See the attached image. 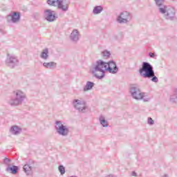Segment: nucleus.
Returning <instances> with one entry per match:
<instances>
[{
  "instance_id": "obj_1",
  "label": "nucleus",
  "mask_w": 177,
  "mask_h": 177,
  "mask_svg": "<svg viewBox=\"0 0 177 177\" xmlns=\"http://www.w3.org/2000/svg\"><path fill=\"white\" fill-rule=\"evenodd\" d=\"M140 75L143 78H148L152 82L157 84L158 82V77L156 76L153 66L149 62H142V67L139 69Z\"/></svg>"
},
{
  "instance_id": "obj_10",
  "label": "nucleus",
  "mask_w": 177,
  "mask_h": 177,
  "mask_svg": "<svg viewBox=\"0 0 177 177\" xmlns=\"http://www.w3.org/2000/svg\"><path fill=\"white\" fill-rule=\"evenodd\" d=\"M73 104L74 109L75 110H77L79 113H85V111L86 110V102L85 101L75 99L73 101Z\"/></svg>"
},
{
  "instance_id": "obj_17",
  "label": "nucleus",
  "mask_w": 177,
  "mask_h": 177,
  "mask_svg": "<svg viewBox=\"0 0 177 177\" xmlns=\"http://www.w3.org/2000/svg\"><path fill=\"white\" fill-rule=\"evenodd\" d=\"M40 57L43 59V60H48V59H49V50L48 48L42 50Z\"/></svg>"
},
{
  "instance_id": "obj_22",
  "label": "nucleus",
  "mask_w": 177,
  "mask_h": 177,
  "mask_svg": "<svg viewBox=\"0 0 177 177\" xmlns=\"http://www.w3.org/2000/svg\"><path fill=\"white\" fill-rule=\"evenodd\" d=\"M102 12H103V7L101 6H97L93 10V15H100Z\"/></svg>"
},
{
  "instance_id": "obj_18",
  "label": "nucleus",
  "mask_w": 177,
  "mask_h": 177,
  "mask_svg": "<svg viewBox=\"0 0 177 177\" xmlns=\"http://www.w3.org/2000/svg\"><path fill=\"white\" fill-rule=\"evenodd\" d=\"M6 171V172H11V174L15 175V174H17V171H19V167L15 165L7 167Z\"/></svg>"
},
{
  "instance_id": "obj_8",
  "label": "nucleus",
  "mask_w": 177,
  "mask_h": 177,
  "mask_svg": "<svg viewBox=\"0 0 177 177\" xmlns=\"http://www.w3.org/2000/svg\"><path fill=\"white\" fill-rule=\"evenodd\" d=\"M6 66L10 68H15L16 66H19V59L15 55L7 53L6 59Z\"/></svg>"
},
{
  "instance_id": "obj_15",
  "label": "nucleus",
  "mask_w": 177,
  "mask_h": 177,
  "mask_svg": "<svg viewBox=\"0 0 177 177\" xmlns=\"http://www.w3.org/2000/svg\"><path fill=\"white\" fill-rule=\"evenodd\" d=\"M10 131L12 135H20V133H21V128L18 126H12L11 127Z\"/></svg>"
},
{
  "instance_id": "obj_6",
  "label": "nucleus",
  "mask_w": 177,
  "mask_h": 177,
  "mask_svg": "<svg viewBox=\"0 0 177 177\" xmlns=\"http://www.w3.org/2000/svg\"><path fill=\"white\" fill-rule=\"evenodd\" d=\"M160 13L162 15H165L164 17L167 19V20H175V10L171 7H162L160 8Z\"/></svg>"
},
{
  "instance_id": "obj_2",
  "label": "nucleus",
  "mask_w": 177,
  "mask_h": 177,
  "mask_svg": "<svg viewBox=\"0 0 177 177\" xmlns=\"http://www.w3.org/2000/svg\"><path fill=\"white\" fill-rule=\"evenodd\" d=\"M106 71H107V62L102 59L96 61L91 68V73L97 80H103Z\"/></svg>"
},
{
  "instance_id": "obj_29",
  "label": "nucleus",
  "mask_w": 177,
  "mask_h": 177,
  "mask_svg": "<svg viewBox=\"0 0 177 177\" xmlns=\"http://www.w3.org/2000/svg\"><path fill=\"white\" fill-rule=\"evenodd\" d=\"M149 56L150 57L154 58V57H156V54H155V53H149Z\"/></svg>"
},
{
  "instance_id": "obj_11",
  "label": "nucleus",
  "mask_w": 177,
  "mask_h": 177,
  "mask_svg": "<svg viewBox=\"0 0 177 177\" xmlns=\"http://www.w3.org/2000/svg\"><path fill=\"white\" fill-rule=\"evenodd\" d=\"M106 71L110 73V74H117L118 73V66H117V64L115 62L111 60L106 62Z\"/></svg>"
},
{
  "instance_id": "obj_27",
  "label": "nucleus",
  "mask_w": 177,
  "mask_h": 177,
  "mask_svg": "<svg viewBox=\"0 0 177 177\" xmlns=\"http://www.w3.org/2000/svg\"><path fill=\"white\" fill-rule=\"evenodd\" d=\"M170 102H171V103H176L177 95L176 94H173L172 95L170 96Z\"/></svg>"
},
{
  "instance_id": "obj_24",
  "label": "nucleus",
  "mask_w": 177,
  "mask_h": 177,
  "mask_svg": "<svg viewBox=\"0 0 177 177\" xmlns=\"http://www.w3.org/2000/svg\"><path fill=\"white\" fill-rule=\"evenodd\" d=\"M102 56L104 59H109V57L111 56V53H110V51L105 50L102 53Z\"/></svg>"
},
{
  "instance_id": "obj_19",
  "label": "nucleus",
  "mask_w": 177,
  "mask_h": 177,
  "mask_svg": "<svg viewBox=\"0 0 177 177\" xmlns=\"http://www.w3.org/2000/svg\"><path fill=\"white\" fill-rule=\"evenodd\" d=\"M93 86H95V83L93 82L88 81L86 82V84L84 86L83 91L84 92H88V91H91V89H93Z\"/></svg>"
},
{
  "instance_id": "obj_13",
  "label": "nucleus",
  "mask_w": 177,
  "mask_h": 177,
  "mask_svg": "<svg viewBox=\"0 0 177 177\" xmlns=\"http://www.w3.org/2000/svg\"><path fill=\"white\" fill-rule=\"evenodd\" d=\"M10 17L12 23H19L20 21L21 14L20 12H14L8 16V19Z\"/></svg>"
},
{
  "instance_id": "obj_9",
  "label": "nucleus",
  "mask_w": 177,
  "mask_h": 177,
  "mask_svg": "<svg viewBox=\"0 0 177 177\" xmlns=\"http://www.w3.org/2000/svg\"><path fill=\"white\" fill-rule=\"evenodd\" d=\"M131 20H132V15L127 11L121 12L116 19V21H118L119 24H127V23H129Z\"/></svg>"
},
{
  "instance_id": "obj_21",
  "label": "nucleus",
  "mask_w": 177,
  "mask_h": 177,
  "mask_svg": "<svg viewBox=\"0 0 177 177\" xmlns=\"http://www.w3.org/2000/svg\"><path fill=\"white\" fill-rule=\"evenodd\" d=\"M100 123L104 128H107L109 127V122L104 119V116L101 115L99 118Z\"/></svg>"
},
{
  "instance_id": "obj_26",
  "label": "nucleus",
  "mask_w": 177,
  "mask_h": 177,
  "mask_svg": "<svg viewBox=\"0 0 177 177\" xmlns=\"http://www.w3.org/2000/svg\"><path fill=\"white\" fill-rule=\"evenodd\" d=\"M10 162H12V160L5 158L3 159V164L6 165V167H10L12 165H10Z\"/></svg>"
},
{
  "instance_id": "obj_5",
  "label": "nucleus",
  "mask_w": 177,
  "mask_h": 177,
  "mask_svg": "<svg viewBox=\"0 0 177 177\" xmlns=\"http://www.w3.org/2000/svg\"><path fill=\"white\" fill-rule=\"evenodd\" d=\"M47 3L50 6H57V9L62 12H67L70 1L67 0H47Z\"/></svg>"
},
{
  "instance_id": "obj_23",
  "label": "nucleus",
  "mask_w": 177,
  "mask_h": 177,
  "mask_svg": "<svg viewBox=\"0 0 177 177\" xmlns=\"http://www.w3.org/2000/svg\"><path fill=\"white\" fill-rule=\"evenodd\" d=\"M154 1L156 4V6H158V8H159V12H160V9H161V8L167 6L164 5V1L165 0H154Z\"/></svg>"
},
{
  "instance_id": "obj_31",
  "label": "nucleus",
  "mask_w": 177,
  "mask_h": 177,
  "mask_svg": "<svg viewBox=\"0 0 177 177\" xmlns=\"http://www.w3.org/2000/svg\"><path fill=\"white\" fill-rule=\"evenodd\" d=\"M132 176H136V172L133 171V172H132Z\"/></svg>"
},
{
  "instance_id": "obj_25",
  "label": "nucleus",
  "mask_w": 177,
  "mask_h": 177,
  "mask_svg": "<svg viewBox=\"0 0 177 177\" xmlns=\"http://www.w3.org/2000/svg\"><path fill=\"white\" fill-rule=\"evenodd\" d=\"M58 171H59L61 175H64V174H66V167H64V166H63L62 165H60L58 167Z\"/></svg>"
},
{
  "instance_id": "obj_30",
  "label": "nucleus",
  "mask_w": 177,
  "mask_h": 177,
  "mask_svg": "<svg viewBox=\"0 0 177 177\" xmlns=\"http://www.w3.org/2000/svg\"><path fill=\"white\" fill-rule=\"evenodd\" d=\"M174 95H177V88L174 89Z\"/></svg>"
},
{
  "instance_id": "obj_28",
  "label": "nucleus",
  "mask_w": 177,
  "mask_h": 177,
  "mask_svg": "<svg viewBox=\"0 0 177 177\" xmlns=\"http://www.w3.org/2000/svg\"><path fill=\"white\" fill-rule=\"evenodd\" d=\"M148 124L149 125H154V120H153V118H148Z\"/></svg>"
},
{
  "instance_id": "obj_14",
  "label": "nucleus",
  "mask_w": 177,
  "mask_h": 177,
  "mask_svg": "<svg viewBox=\"0 0 177 177\" xmlns=\"http://www.w3.org/2000/svg\"><path fill=\"white\" fill-rule=\"evenodd\" d=\"M70 38L71 41L77 42L80 39V32H78V30L74 29L71 33Z\"/></svg>"
},
{
  "instance_id": "obj_3",
  "label": "nucleus",
  "mask_w": 177,
  "mask_h": 177,
  "mask_svg": "<svg viewBox=\"0 0 177 177\" xmlns=\"http://www.w3.org/2000/svg\"><path fill=\"white\" fill-rule=\"evenodd\" d=\"M27 95L21 90H15L12 93V97L8 101V104L12 107H17L26 100Z\"/></svg>"
},
{
  "instance_id": "obj_7",
  "label": "nucleus",
  "mask_w": 177,
  "mask_h": 177,
  "mask_svg": "<svg viewBox=\"0 0 177 177\" xmlns=\"http://www.w3.org/2000/svg\"><path fill=\"white\" fill-rule=\"evenodd\" d=\"M55 124V129L58 135L60 136H68V133H70V129H68L67 126L62 124V121H57Z\"/></svg>"
},
{
  "instance_id": "obj_4",
  "label": "nucleus",
  "mask_w": 177,
  "mask_h": 177,
  "mask_svg": "<svg viewBox=\"0 0 177 177\" xmlns=\"http://www.w3.org/2000/svg\"><path fill=\"white\" fill-rule=\"evenodd\" d=\"M129 93L133 99L136 100H142L144 102H149V98H145V93L142 92L140 87L138 84H133L130 86Z\"/></svg>"
},
{
  "instance_id": "obj_12",
  "label": "nucleus",
  "mask_w": 177,
  "mask_h": 177,
  "mask_svg": "<svg viewBox=\"0 0 177 177\" xmlns=\"http://www.w3.org/2000/svg\"><path fill=\"white\" fill-rule=\"evenodd\" d=\"M44 17L47 21L52 22L55 21L56 19H57V17H56V14H55V11L50 10V9H47L45 10L44 12Z\"/></svg>"
},
{
  "instance_id": "obj_16",
  "label": "nucleus",
  "mask_w": 177,
  "mask_h": 177,
  "mask_svg": "<svg viewBox=\"0 0 177 177\" xmlns=\"http://www.w3.org/2000/svg\"><path fill=\"white\" fill-rule=\"evenodd\" d=\"M43 66L45 68H49L50 70H53L57 66V64L55 62H44Z\"/></svg>"
},
{
  "instance_id": "obj_20",
  "label": "nucleus",
  "mask_w": 177,
  "mask_h": 177,
  "mask_svg": "<svg viewBox=\"0 0 177 177\" xmlns=\"http://www.w3.org/2000/svg\"><path fill=\"white\" fill-rule=\"evenodd\" d=\"M23 169L26 175H31L32 174V166L26 164L24 166Z\"/></svg>"
}]
</instances>
